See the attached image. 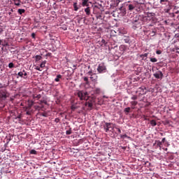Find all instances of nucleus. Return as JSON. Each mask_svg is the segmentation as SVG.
Masks as SVG:
<instances>
[{
    "label": "nucleus",
    "mask_w": 179,
    "mask_h": 179,
    "mask_svg": "<svg viewBox=\"0 0 179 179\" xmlns=\"http://www.w3.org/2000/svg\"><path fill=\"white\" fill-rule=\"evenodd\" d=\"M76 95L78 96V99L81 101L86 100L87 101V99H89V94L87 93V92H85L83 90L78 91Z\"/></svg>",
    "instance_id": "nucleus-1"
},
{
    "label": "nucleus",
    "mask_w": 179,
    "mask_h": 179,
    "mask_svg": "<svg viewBox=\"0 0 179 179\" xmlns=\"http://www.w3.org/2000/svg\"><path fill=\"white\" fill-rule=\"evenodd\" d=\"M161 5H167V8L164 9L166 13H169L171 10V2L169 0H159Z\"/></svg>",
    "instance_id": "nucleus-2"
},
{
    "label": "nucleus",
    "mask_w": 179,
    "mask_h": 179,
    "mask_svg": "<svg viewBox=\"0 0 179 179\" xmlns=\"http://www.w3.org/2000/svg\"><path fill=\"white\" fill-rule=\"evenodd\" d=\"M88 75H90L92 82H94V83H97V79L99 77L97 76L96 73H93L92 71H89Z\"/></svg>",
    "instance_id": "nucleus-3"
},
{
    "label": "nucleus",
    "mask_w": 179,
    "mask_h": 179,
    "mask_svg": "<svg viewBox=\"0 0 179 179\" xmlns=\"http://www.w3.org/2000/svg\"><path fill=\"white\" fill-rule=\"evenodd\" d=\"M113 123H110V122H106L105 125L103 126V129H105L106 132H113V127H111Z\"/></svg>",
    "instance_id": "nucleus-4"
},
{
    "label": "nucleus",
    "mask_w": 179,
    "mask_h": 179,
    "mask_svg": "<svg viewBox=\"0 0 179 179\" xmlns=\"http://www.w3.org/2000/svg\"><path fill=\"white\" fill-rule=\"evenodd\" d=\"M8 92H6V90H0V99L1 100H6L8 98Z\"/></svg>",
    "instance_id": "nucleus-5"
},
{
    "label": "nucleus",
    "mask_w": 179,
    "mask_h": 179,
    "mask_svg": "<svg viewBox=\"0 0 179 179\" xmlns=\"http://www.w3.org/2000/svg\"><path fill=\"white\" fill-rule=\"evenodd\" d=\"M153 76L156 79H162L163 78V73L161 71H158L155 73L153 74Z\"/></svg>",
    "instance_id": "nucleus-6"
},
{
    "label": "nucleus",
    "mask_w": 179,
    "mask_h": 179,
    "mask_svg": "<svg viewBox=\"0 0 179 179\" xmlns=\"http://www.w3.org/2000/svg\"><path fill=\"white\" fill-rule=\"evenodd\" d=\"M97 71L99 73H103V72H104V71H106V66H104L103 64H100L98 66Z\"/></svg>",
    "instance_id": "nucleus-7"
},
{
    "label": "nucleus",
    "mask_w": 179,
    "mask_h": 179,
    "mask_svg": "<svg viewBox=\"0 0 179 179\" xmlns=\"http://www.w3.org/2000/svg\"><path fill=\"white\" fill-rule=\"evenodd\" d=\"M137 93H139V94H141V96H143V94H146V87H139L137 90Z\"/></svg>",
    "instance_id": "nucleus-8"
},
{
    "label": "nucleus",
    "mask_w": 179,
    "mask_h": 179,
    "mask_svg": "<svg viewBox=\"0 0 179 179\" xmlns=\"http://www.w3.org/2000/svg\"><path fill=\"white\" fill-rule=\"evenodd\" d=\"M151 16H152L151 13L148 14V15H146V16H144L143 17V22H150V20H152Z\"/></svg>",
    "instance_id": "nucleus-9"
},
{
    "label": "nucleus",
    "mask_w": 179,
    "mask_h": 179,
    "mask_svg": "<svg viewBox=\"0 0 179 179\" xmlns=\"http://www.w3.org/2000/svg\"><path fill=\"white\" fill-rule=\"evenodd\" d=\"M132 23L134 26H138V24H141V20H139V17H135L132 20Z\"/></svg>",
    "instance_id": "nucleus-10"
},
{
    "label": "nucleus",
    "mask_w": 179,
    "mask_h": 179,
    "mask_svg": "<svg viewBox=\"0 0 179 179\" xmlns=\"http://www.w3.org/2000/svg\"><path fill=\"white\" fill-rule=\"evenodd\" d=\"M34 104V102L33 101H27V107H26V110H30L31 107H33V105Z\"/></svg>",
    "instance_id": "nucleus-11"
},
{
    "label": "nucleus",
    "mask_w": 179,
    "mask_h": 179,
    "mask_svg": "<svg viewBox=\"0 0 179 179\" xmlns=\"http://www.w3.org/2000/svg\"><path fill=\"white\" fill-rule=\"evenodd\" d=\"M75 12H78L80 8V5L78 6V3H73V4Z\"/></svg>",
    "instance_id": "nucleus-12"
},
{
    "label": "nucleus",
    "mask_w": 179,
    "mask_h": 179,
    "mask_svg": "<svg viewBox=\"0 0 179 179\" xmlns=\"http://www.w3.org/2000/svg\"><path fill=\"white\" fill-rule=\"evenodd\" d=\"M85 12L87 15V16H90L92 12L90 11V7H87L86 8H85Z\"/></svg>",
    "instance_id": "nucleus-13"
},
{
    "label": "nucleus",
    "mask_w": 179,
    "mask_h": 179,
    "mask_svg": "<svg viewBox=\"0 0 179 179\" xmlns=\"http://www.w3.org/2000/svg\"><path fill=\"white\" fill-rule=\"evenodd\" d=\"M128 6V9L130 11L134 10V9H135V4H127Z\"/></svg>",
    "instance_id": "nucleus-14"
},
{
    "label": "nucleus",
    "mask_w": 179,
    "mask_h": 179,
    "mask_svg": "<svg viewBox=\"0 0 179 179\" xmlns=\"http://www.w3.org/2000/svg\"><path fill=\"white\" fill-rule=\"evenodd\" d=\"M85 106L89 107V108H92L93 107V103L90 101H86L85 102Z\"/></svg>",
    "instance_id": "nucleus-15"
},
{
    "label": "nucleus",
    "mask_w": 179,
    "mask_h": 179,
    "mask_svg": "<svg viewBox=\"0 0 179 179\" xmlns=\"http://www.w3.org/2000/svg\"><path fill=\"white\" fill-rule=\"evenodd\" d=\"M88 1L89 0H82V6H89Z\"/></svg>",
    "instance_id": "nucleus-16"
},
{
    "label": "nucleus",
    "mask_w": 179,
    "mask_h": 179,
    "mask_svg": "<svg viewBox=\"0 0 179 179\" xmlns=\"http://www.w3.org/2000/svg\"><path fill=\"white\" fill-rule=\"evenodd\" d=\"M150 124L152 126V127H156L157 125V122H156V120H152L150 122Z\"/></svg>",
    "instance_id": "nucleus-17"
},
{
    "label": "nucleus",
    "mask_w": 179,
    "mask_h": 179,
    "mask_svg": "<svg viewBox=\"0 0 179 179\" xmlns=\"http://www.w3.org/2000/svg\"><path fill=\"white\" fill-rule=\"evenodd\" d=\"M24 12H26V10H24V9L19 8L17 10V13H19V15H23V13H24Z\"/></svg>",
    "instance_id": "nucleus-18"
},
{
    "label": "nucleus",
    "mask_w": 179,
    "mask_h": 179,
    "mask_svg": "<svg viewBox=\"0 0 179 179\" xmlns=\"http://www.w3.org/2000/svg\"><path fill=\"white\" fill-rule=\"evenodd\" d=\"M124 112L127 115L131 112V108L130 107L125 108L124 110Z\"/></svg>",
    "instance_id": "nucleus-19"
},
{
    "label": "nucleus",
    "mask_w": 179,
    "mask_h": 179,
    "mask_svg": "<svg viewBox=\"0 0 179 179\" xmlns=\"http://www.w3.org/2000/svg\"><path fill=\"white\" fill-rule=\"evenodd\" d=\"M16 6H20V0H13Z\"/></svg>",
    "instance_id": "nucleus-20"
},
{
    "label": "nucleus",
    "mask_w": 179,
    "mask_h": 179,
    "mask_svg": "<svg viewBox=\"0 0 179 179\" xmlns=\"http://www.w3.org/2000/svg\"><path fill=\"white\" fill-rule=\"evenodd\" d=\"M62 78V76H61V74H58L57 76V78L55 79V82H59V79H61Z\"/></svg>",
    "instance_id": "nucleus-21"
},
{
    "label": "nucleus",
    "mask_w": 179,
    "mask_h": 179,
    "mask_svg": "<svg viewBox=\"0 0 179 179\" xmlns=\"http://www.w3.org/2000/svg\"><path fill=\"white\" fill-rule=\"evenodd\" d=\"M23 79H27V73L26 71L23 70Z\"/></svg>",
    "instance_id": "nucleus-22"
},
{
    "label": "nucleus",
    "mask_w": 179,
    "mask_h": 179,
    "mask_svg": "<svg viewBox=\"0 0 179 179\" xmlns=\"http://www.w3.org/2000/svg\"><path fill=\"white\" fill-rule=\"evenodd\" d=\"M120 138H122V139H125V138H127V139H131V137L127 136V134L120 135Z\"/></svg>",
    "instance_id": "nucleus-23"
},
{
    "label": "nucleus",
    "mask_w": 179,
    "mask_h": 179,
    "mask_svg": "<svg viewBox=\"0 0 179 179\" xmlns=\"http://www.w3.org/2000/svg\"><path fill=\"white\" fill-rule=\"evenodd\" d=\"M35 58H36V61H40L42 59L43 57L41 55H36Z\"/></svg>",
    "instance_id": "nucleus-24"
},
{
    "label": "nucleus",
    "mask_w": 179,
    "mask_h": 179,
    "mask_svg": "<svg viewBox=\"0 0 179 179\" xmlns=\"http://www.w3.org/2000/svg\"><path fill=\"white\" fill-rule=\"evenodd\" d=\"M8 68H10V69H12V68H15V64L13 62L9 63Z\"/></svg>",
    "instance_id": "nucleus-25"
},
{
    "label": "nucleus",
    "mask_w": 179,
    "mask_h": 179,
    "mask_svg": "<svg viewBox=\"0 0 179 179\" xmlns=\"http://www.w3.org/2000/svg\"><path fill=\"white\" fill-rule=\"evenodd\" d=\"M72 134V129L70 128L69 130L66 131V135H71Z\"/></svg>",
    "instance_id": "nucleus-26"
},
{
    "label": "nucleus",
    "mask_w": 179,
    "mask_h": 179,
    "mask_svg": "<svg viewBox=\"0 0 179 179\" xmlns=\"http://www.w3.org/2000/svg\"><path fill=\"white\" fill-rule=\"evenodd\" d=\"M30 155H37V151L36 150H31Z\"/></svg>",
    "instance_id": "nucleus-27"
},
{
    "label": "nucleus",
    "mask_w": 179,
    "mask_h": 179,
    "mask_svg": "<svg viewBox=\"0 0 179 179\" xmlns=\"http://www.w3.org/2000/svg\"><path fill=\"white\" fill-rule=\"evenodd\" d=\"M124 43H126V44L129 43V41H130L129 37H126V38L124 39Z\"/></svg>",
    "instance_id": "nucleus-28"
},
{
    "label": "nucleus",
    "mask_w": 179,
    "mask_h": 179,
    "mask_svg": "<svg viewBox=\"0 0 179 179\" xmlns=\"http://www.w3.org/2000/svg\"><path fill=\"white\" fill-rule=\"evenodd\" d=\"M150 62H157V59H156V58H153V57H151L150 59Z\"/></svg>",
    "instance_id": "nucleus-29"
},
{
    "label": "nucleus",
    "mask_w": 179,
    "mask_h": 179,
    "mask_svg": "<svg viewBox=\"0 0 179 179\" xmlns=\"http://www.w3.org/2000/svg\"><path fill=\"white\" fill-rule=\"evenodd\" d=\"M34 99H37L38 100L41 99V94L34 95Z\"/></svg>",
    "instance_id": "nucleus-30"
},
{
    "label": "nucleus",
    "mask_w": 179,
    "mask_h": 179,
    "mask_svg": "<svg viewBox=\"0 0 179 179\" xmlns=\"http://www.w3.org/2000/svg\"><path fill=\"white\" fill-rule=\"evenodd\" d=\"M131 106H137V105H138V101H133L131 102Z\"/></svg>",
    "instance_id": "nucleus-31"
},
{
    "label": "nucleus",
    "mask_w": 179,
    "mask_h": 179,
    "mask_svg": "<svg viewBox=\"0 0 179 179\" xmlns=\"http://www.w3.org/2000/svg\"><path fill=\"white\" fill-rule=\"evenodd\" d=\"M1 45H3V47H8V45H9V43H8V42L4 41V43H2Z\"/></svg>",
    "instance_id": "nucleus-32"
},
{
    "label": "nucleus",
    "mask_w": 179,
    "mask_h": 179,
    "mask_svg": "<svg viewBox=\"0 0 179 179\" xmlns=\"http://www.w3.org/2000/svg\"><path fill=\"white\" fill-rule=\"evenodd\" d=\"M17 75L20 76V78H23V71L18 72Z\"/></svg>",
    "instance_id": "nucleus-33"
},
{
    "label": "nucleus",
    "mask_w": 179,
    "mask_h": 179,
    "mask_svg": "<svg viewBox=\"0 0 179 179\" xmlns=\"http://www.w3.org/2000/svg\"><path fill=\"white\" fill-rule=\"evenodd\" d=\"M84 81L86 82L85 84L89 85V78L87 77H84Z\"/></svg>",
    "instance_id": "nucleus-34"
},
{
    "label": "nucleus",
    "mask_w": 179,
    "mask_h": 179,
    "mask_svg": "<svg viewBox=\"0 0 179 179\" xmlns=\"http://www.w3.org/2000/svg\"><path fill=\"white\" fill-rule=\"evenodd\" d=\"M44 66H45V61L43 62L40 64V67H41V68H44Z\"/></svg>",
    "instance_id": "nucleus-35"
},
{
    "label": "nucleus",
    "mask_w": 179,
    "mask_h": 179,
    "mask_svg": "<svg viewBox=\"0 0 179 179\" xmlns=\"http://www.w3.org/2000/svg\"><path fill=\"white\" fill-rule=\"evenodd\" d=\"M137 99H138V96L136 95L131 96V100H137Z\"/></svg>",
    "instance_id": "nucleus-36"
},
{
    "label": "nucleus",
    "mask_w": 179,
    "mask_h": 179,
    "mask_svg": "<svg viewBox=\"0 0 179 179\" xmlns=\"http://www.w3.org/2000/svg\"><path fill=\"white\" fill-rule=\"evenodd\" d=\"M162 141H158L157 142V146H159V148H162Z\"/></svg>",
    "instance_id": "nucleus-37"
},
{
    "label": "nucleus",
    "mask_w": 179,
    "mask_h": 179,
    "mask_svg": "<svg viewBox=\"0 0 179 179\" xmlns=\"http://www.w3.org/2000/svg\"><path fill=\"white\" fill-rule=\"evenodd\" d=\"M43 103H44L45 104H47V101H45V100L40 101V104H43Z\"/></svg>",
    "instance_id": "nucleus-38"
},
{
    "label": "nucleus",
    "mask_w": 179,
    "mask_h": 179,
    "mask_svg": "<svg viewBox=\"0 0 179 179\" xmlns=\"http://www.w3.org/2000/svg\"><path fill=\"white\" fill-rule=\"evenodd\" d=\"M59 121H61V120H60L59 118H58V117H57V118L55 120V122H57V123L59 122Z\"/></svg>",
    "instance_id": "nucleus-39"
},
{
    "label": "nucleus",
    "mask_w": 179,
    "mask_h": 179,
    "mask_svg": "<svg viewBox=\"0 0 179 179\" xmlns=\"http://www.w3.org/2000/svg\"><path fill=\"white\" fill-rule=\"evenodd\" d=\"M156 54H157V55H160V54H162V51L161 50H157Z\"/></svg>",
    "instance_id": "nucleus-40"
},
{
    "label": "nucleus",
    "mask_w": 179,
    "mask_h": 179,
    "mask_svg": "<svg viewBox=\"0 0 179 179\" xmlns=\"http://www.w3.org/2000/svg\"><path fill=\"white\" fill-rule=\"evenodd\" d=\"M31 37H32V38H36V34L35 33H32L31 34Z\"/></svg>",
    "instance_id": "nucleus-41"
},
{
    "label": "nucleus",
    "mask_w": 179,
    "mask_h": 179,
    "mask_svg": "<svg viewBox=\"0 0 179 179\" xmlns=\"http://www.w3.org/2000/svg\"><path fill=\"white\" fill-rule=\"evenodd\" d=\"M116 129H117L118 134H121V129L116 127Z\"/></svg>",
    "instance_id": "nucleus-42"
},
{
    "label": "nucleus",
    "mask_w": 179,
    "mask_h": 179,
    "mask_svg": "<svg viewBox=\"0 0 179 179\" xmlns=\"http://www.w3.org/2000/svg\"><path fill=\"white\" fill-rule=\"evenodd\" d=\"M161 142H162V143H164V142H166V138H163Z\"/></svg>",
    "instance_id": "nucleus-43"
},
{
    "label": "nucleus",
    "mask_w": 179,
    "mask_h": 179,
    "mask_svg": "<svg viewBox=\"0 0 179 179\" xmlns=\"http://www.w3.org/2000/svg\"><path fill=\"white\" fill-rule=\"evenodd\" d=\"M36 71H41V69H40V67H38V66H36Z\"/></svg>",
    "instance_id": "nucleus-44"
},
{
    "label": "nucleus",
    "mask_w": 179,
    "mask_h": 179,
    "mask_svg": "<svg viewBox=\"0 0 179 179\" xmlns=\"http://www.w3.org/2000/svg\"><path fill=\"white\" fill-rule=\"evenodd\" d=\"M143 57H148V53H145L144 55H142Z\"/></svg>",
    "instance_id": "nucleus-45"
},
{
    "label": "nucleus",
    "mask_w": 179,
    "mask_h": 179,
    "mask_svg": "<svg viewBox=\"0 0 179 179\" xmlns=\"http://www.w3.org/2000/svg\"><path fill=\"white\" fill-rule=\"evenodd\" d=\"M3 31V29H0V34H2V32Z\"/></svg>",
    "instance_id": "nucleus-46"
},
{
    "label": "nucleus",
    "mask_w": 179,
    "mask_h": 179,
    "mask_svg": "<svg viewBox=\"0 0 179 179\" xmlns=\"http://www.w3.org/2000/svg\"><path fill=\"white\" fill-rule=\"evenodd\" d=\"M42 115L43 117H47V113H43Z\"/></svg>",
    "instance_id": "nucleus-47"
},
{
    "label": "nucleus",
    "mask_w": 179,
    "mask_h": 179,
    "mask_svg": "<svg viewBox=\"0 0 179 179\" xmlns=\"http://www.w3.org/2000/svg\"><path fill=\"white\" fill-rule=\"evenodd\" d=\"M27 115H30V112L29 111H27Z\"/></svg>",
    "instance_id": "nucleus-48"
},
{
    "label": "nucleus",
    "mask_w": 179,
    "mask_h": 179,
    "mask_svg": "<svg viewBox=\"0 0 179 179\" xmlns=\"http://www.w3.org/2000/svg\"><path fill=\"white\" fill-rule=\"evenodd\" d=\"M122 149H123L124 150H125V149H127V147H122Z\"/></svg>",
    "instance_id": "nucleus-49"
},
{
    "label": "nucleus",
    "mask_w": 179,
    "mask_h": 179,
    "mask_svg": "<svg viewBox=\"0 0 179 179\" xmlns=\"http://www.w3.org/2000/svg\"><path fill=\"white\" fill-rule=\"evenodd\" d=\"M64 1L63 3H65V0H60V2H62Z\"/></svg>",
    "instance_id": "nucleus-50"
},
{
    "label": "nucleus",
    "mask_w": 179,
    "mask_h": 179,
    "mask_svg": "<svg viewBox=\"0 0 179 179\" xmlns=\"http://www.w3.org/2000/svg\"><path fill=\"white\" fill-rule=\"evenodd\" d=\"M132 110H135V106L131 107Z\"/></svg>",
    "instance_id": "nucleus-51"
},
{
    "label": "nucleus",
    "mask_w": 179,
    "mask_h": 179,
    "mask_svg": "<svg viewBox=\"0 0 179 179\" xmlns=\"http://www.w3.org/2000/svg\"><path fill=\"white\" fill-rule=\"evenodd\" d=\"M1 43H2V40H0V45H1Z\"/></svg>",
    "instance_id": "nucleus-52"
},
{
    "label": "nucleus",
    "mask_w": 179,
    "mask_h": 179,
    "mask_svg": "<svg viewBox=\"0 0 179 179\" xmlns=\"http://www.w3.org/2000/svg\"><path fill=\"white\" fill-rule=\"evenodd\" d=\"M9 15H11V13H9Z\"/></svg>",
    "instance_id": "nucleus-53"
},
{
    "label": "nucleus",
    "mask_w": 179,
    "mask_h": 179,
    "mask_svg": "<svg viewBox=\"0 0 179 179\" xmlns=\"http://www.w3.org/2000/svg\"><path fill=\"white\" fill-rule=\"evenodd\" d=\"M178 20H179V15H178Z\"/></svg>",
    "instance_id": "nucleus-54"
}]
</instances>
